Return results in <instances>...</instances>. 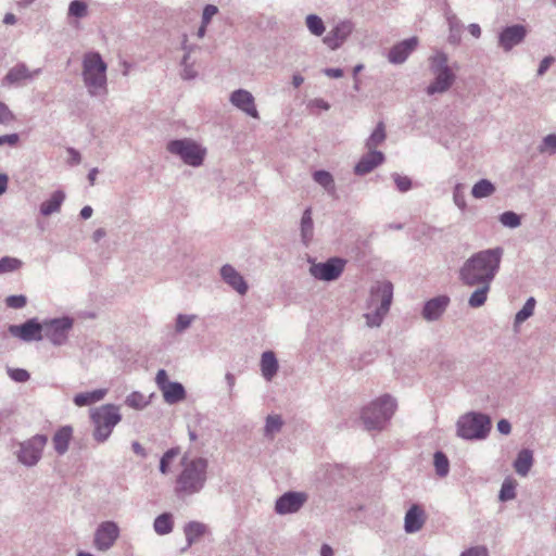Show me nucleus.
<instances>
[{
    "instance_id": "obj_1",
    "label": "nucleus",
    "mask_w": 556,
    "mask_h": 556,
    "mask_svg": "<svg viewBox=\"0 0 556 556\" xmlns=\"http://www.w3.org/2000/svg\"><path fill=\"white\" fill-rule=\"evenodd\" d=\"M504 249L496 247L473 253L459 268V281L470 288H476L468 299L471 308L483 306L488 300L491 285L497 275Z\"/></svg>"
},
{
    "instance_id": "obj_2",
    "label": "nucleus",
    "mask_w": 556,
    "mask_h": 556,
    "mask_svg": "<svg viewBox=\"0 0 556 556\" xmlns=\"http://www.w3.org/2000/svg\"><path fill=\"white\" fill-rule=\"evenodd\" d=\"M207 480V458L185 454L179 460V469L174 480V494L182 501L190 498L204 490Z\"/></svg>"
},
{
    "instance_id": "obj_3",
    "label": "nucleus",
    "mask_w": 556,
    "mask_h": 556,
    "mask_svg": "<svg viewBox=\"0 0 556 556\" xmlns=\"http://www.w3.org/2000/svg\"><path fill=\"white\" fill-rule=\"evenodd\" d=\"M93 425L92 438L97 443L106 442L116 425L122 420L119 407L114 404H103L90 410Z\"/></svg>"
},
{
    "instance_id": "obj_4",
    "label": "nucleus",
    "mask_w": 556,
    "mask_h": 556,
    "mask_svg": "<svg viewBox=\"0 0 556 556\" xmlns=\"http://www.w3.org/2000/svg\"><path fill=\"white\" fill-rule=\"evenodd\" d=\"M396 408L395 400L386 394L362 409L361 419L366 430H381L391 419Z\"/></svg>"
},
{
    "instance_id": "obj_5",
    "label": "nucleus",
    "mask_w": 556,
    "mask_h": 556,
    "mask_svg": "<svg viewBox=\"0 0 556 556\" xmlns=\"http://www.w3.org/2000/svg\"><path fill=\"white\" fill-rule=\"evenodd\" d=\"M83 78L91 96H99L106 90V64L100 53L89 52L84 55Z\"/></svg>"
},
{
    "instance_id": "obj_6",
    "label": "nucleus",
    "mask_w": 556,
    "mask_h": 556,
    "mask_svg": "<svg viewBox=\"0 0 556 556\" xmlns=\"http://www.w3.org/2000/svg\"><path fill=\"white\" fill-rule=\"evenodd\" d=\"M491 428L490 416L479 412H469L458 418L456 435L469 441L484 440L489 435Z\"/></svg>"
},
{
    "instance_id": "obj_7",
    "label": "nucleus",
    "mask_w": 556,
    "mask_h": 556,
    "mask_svg": "<svg viewBox=\"0 0 556 556\" xmlns=\"http://www.w3.org/2000/svg\"><path fill=\"white\" fill-rule=\"evenodd\" d=\"M393 299V285L390 281L377 283L371 288L370 302L375 311L364 315L366 325L370 328L379 327L390 309Z\"/></svg>"
},
{
    "instance_id": "obj_8",
    "label": "nucleus",
    "mask_w": 556,
    "mask_h": 556,
    "mask_svg": "<svg viewBox=\"0 0 556 556\" xmlns=\"http://www.w3.org/2000/svg\"><path fill=\"white\" fill-rule=\"evenodd\" d=\"M166 150L193 167L202 165L206 154V150L190 138L170 140L166 144Z\"/></svg>"
},
{
    "instance_id": "obj_9",
    "label": "nucleus",
    "mask_w": 556,
    "mask_h": 556,
    "mask_svg": "<svg viewBox=\"0 0 556 556\" xmlns=\"http://www.w3.org/2000/svg\"><path fill=\"white\" fill-rule=\"evenodd\" d=\"M43 324V338L54 346H62L68 340V333L73 328L74 319L70 316L46 319Z\"/></svg>"
},
{
    "instance_id": "obj_10",
    "label": "nucleus",
    "mask_w": 556,
    "mask_h": 556,
    "mask_svg": "<svg viewBox=\"0 0 556 556\" xmlns=\"http://www.w3.org/2000/svg\"><path fill=\"white\" fill-rule=\"evenodd\" d=\"M48 442V438L45 434H36L24 441L20 445V451L16 457L20 463L27 467H33L38 464L41 459L42 451Z\"/></svg>"
},
{
    "instance_id": "obj_11",
    "label": "nucleus",
    "mask_w": 556,
    "mask_h": 556,
    "mask_svg": "<svg viewBox=\"0 0 556 556\" xmlns=\"http://www.w3.org/2000/svg\"><path fill=\"white\" fill-rule=\"evenodd\" d=\"M345 261L339 257H331L326 262L312 263L309 274L321 281L337 280L344 270Z\"/></svg>"
},
{
    "instance_id": "obj_12",
    "label": "nucleus",
    "mask_w": 556,
    "mask_h": 556,
    "mask_svg": "<svg viewBox=\"0 0 556 556\" xmlns=\"http://www.w3.org/2000/svg\"><path fill=\"white\" fill-rule=\"evenodd\" d=\"M9 333L25 342L40 341L43 339V324L37 318H30L22 325H10Z\"/></svg>"
},
{
    "instance_id": "obj_13",
    "label": "nucleus",
    "mask_w": 556,
    "mask_h": 556,
    "mask_svg": "<svg viewBox=\"0 0 556 556\" xmlns=\"http://www.w3.org/2000/svg\"><path fill=\"white\" fill-rule=\"evenodd\" d=\"M118 536V526L114 521H103L94 532L93 545L98 551L106 552L115 544Z\"/></svg>"
},
{
    "instance_id": "obj_14",
    "label": "nucleus",
    "mask_w": 556,
    "mask_h": 556,
    "mask_svg": "<svg viewBox=\"0 0 556 556\" xmlns=\"http://www.w3.org/2000/svg\"><path fill=\"white\" fill-rule=\"evenodd\" d=\"M306 493L288 491L276 500L275 511L278 515H289L298 513L306 503Z\"/></svg>"
},
{
    "instance_id": "obj_15",
    "label": "nucleus",
    "mask_w": 556,
    "mask_h": 556,
    "mask_svg": "<svg viewBox=\"0 0 556 556\" xmlns=\"http://www.w3.org/2000/svg\"><path fill=\"white\" fill-rule=\"evenodd\" d=\"M353 29L354 25L352 22L341 21L327 33L323 41L329 49L337 50L346 41Z\"/></svg>"
},
{
    "instance_id": "obj_16",
    "label": "nucleus",
    "mask_w": 556,
    "mask_h": 556,
    "mask_svg": "<svg viewBox=\"0 0 556 556\" xmlns=\"http://www.w3.org/2000/svg\"><path fill=\"white\" fill-rule=\"evenodd\" d=\"M230 103L253 118H260L253 94L245 89H237L230 93Z\"/></svg>"
},
{
    "instance_id": "obj_17",
    "label": "nucleus",
    "mask_w": 556,
    "mask_h": 556,
    "mask_svg": "<svg viewBox=\"0 0 556 556\" xmlns=\"http://www.w3.org/2000/svg\"><path fill=\"white\" fill-rule=\"evenodd\" d=\"M527 36V28L521 24L505 27L498 36V46L504 51H510L515 46L521 43Z\"/></svg>"
},
{
    "instance_id": "obj_18",
    "label": "nucleus",
    "mask_w": 556,
    "mask_h": 556,
    "mask_svg": "<svg viewBox=\"0 0 556 556\" xmlns=\"http://www.w3.org/2000/svg\"><path fill=\"white\" fill-rule=\"evenodd\" d=\"M220 277L225 283L231 287L240 295L248 292L249 286L243 276L230 264H225L220 268Z\"/></svg>"
},
{
    "instance_id": "obj_19",
    "label": "nucleus",
    "mask_w": 556,
    "mask_h": 556,
    "mask_svg": "<svg viewBox=\"0 0 556 556\" xmlns=\"http://www.w3.org/2000/svg\"><path fill=\"white\" fill-rule=\"evenodd\" d=\"M40 72V68L31 72L25 63H17L7 73L3 78V86L20 85L24 80L33 79L35 76L39 75Z\"/></svg>"
},
{
    "instance_id": "obj_20",
    "label": "nucleus",
    "mask_w": 556,
    "mask_h": 556,
    "mask_svg": "<svg viewBox=\"0 0 556 556\" xmlns=\"http://www.w3.org/2000/svg\"><path fill=\"white\" fill-rule=\"evenodd\" d=\"M417 45L418 39L416 37H412L393 46L388 54L389 62L393 64H401L405 62L408 55L416 49Z\"/></svg>"
},
{
    "instance_id": "obj_21",
    "label": "nucleus",
    "mask_w": 556,
    "mask_h": 556,
    "mask_svg": "<svg viewBox=\"0 0 556 556\" xmlns=\"http://www.w3.org/2000/svg\"><path fill=\"white\" fill-rule=\"evenodd\" d=\"M426 513L418 504H413L405 514L404 529L406 533H416L426 522Z\"/></svg>"
},
{
    "instance_id": "obj_22",
    "label": "nucleus",
    "mask_w": 556,
    "mask_h": 556,
    "mask_svg": "<svg viewBox=\"0 0 556 556\" xmlns=\"http://www.w3.org/2000/svg\"><path fill=\"white\" fill-rule=\"evenodd\" d=\"M384 162V154L377 150H369L363 155L354 167L356 175L363 176L372 172L376 167Z\"/></svg>"
},
{
    "instance_id": "obj_23",
    "label": "nucleus",
    "mask_w": 556,
    "mask_h": 556,
    "mask_svg": "<svg viewBox=\"0 0 556 556\" xmlns=\"http://www.w3.org/2000/svg\"><path fill=\"white\" fill-rule=\"evenodd\" d=\"M432 74L434 75V80L426 89L429 96H433L435 93H444L452 87L456 79L453 71H444Z\"/></svg>"
},
{
    "instance_id": "obj_24",
    "label": "nucleus",
    "mask_w": 556,
    "mask_h": 556,
    "mask_svg": "<svg viewBox=\"0 0 556 556\" xmlns=\"http://www.w3.org/2000/svg\"><path fill=\"white\" fill-rule=\"evenodd\" d=\"M450 303L446 295H440L426 302L422 316L427 320H437L445 311Z\"/></svg>"
},
{
    "instance_id": "obj_25",
    "label": "nucleus",
    "mask_w": 556,
    "mask_h": 556,
    "mask_svg": "<svg viewBox=\"0 0 556 556\" xmlns=\"http://www.w3.org/2000/svg\"><path fill=\"white\" fill-rule=\"evenodd\" d=\"M73 437V428L71 426H63L56 430L52 438L54 451L59 455H64L70 446Z\"/></svg>"
},
{
    "instance_id": "obj_26",
    "label": "nucleus",
    "mask_w": 556,
    "mask_h": 556,
    "mask_svg": "<svg viewBox=\"0 0 556 556\" xmlns=\"http://www.w3.org/2000/svg\"><path fill=\"white\" fill-rule=\"evenodd\" d=\"M279 364L273 351H266L261 356V371L266 381H271L277 375Z\"/></svg>"
},
{
    "instance_id": "obj_27",
    "label": "nucleus",
    "mask_w": 556,
    "mask_h": 556,
    "mask_svg": "<svg viewBox=\"0 0 556 556\" xmlns=\"http://www.w3.org/2000/svg\"><path fill=\"white\" fill-rule=\"evenodd\" d=\"M164 402L173 405L182 402L186 399L185 387L180 382L173 381L161 390Z\"/></svg>"
},
{
    "instance_id": "obj_28",
    "label": "nucleus",
    "mask_w": 556,
    "mask_h": 556,
    "mask_svg": "<svg viewBox=\"0 0 556 556\" xmlns=\"http://www.w3.org/2000/svg\"><path fill=\"white\" fill-rule=\"evenodd\" d=\"M206 532V526L199 521H190L184 528L187 545L181 549L186 552L191 545H193L201 536Z\"/></svg>"
},
{
    "instance_id": "obj_29",
    "label": "nucleus",
    "mask_w": 556,
    "mask_h": 556,
    "mask_svg": "<svg viewBox=\"0 0 556 556\" xmlns=\"http://www.w3.org/2000/svg\"><path fill=\"white\" fill-rule=\"evenodd\" d=\"M65 200V193L61 190L54 191L51 197L40 204V214L50 216L61 210V205Z\"/></svg>"
},
{
    "instance_id": "obj_30",
    "label": "nucleus",
    "mask_w": 556,
    "mask_h": 556,
    "mask_svg": "<svg viewBox=\"0 0 556 556\" xmlns=\"http://www.w3.org/2000/svg\"><path fill=\"white\" fill-rule=\"evenodd\" d=\"M301 241L304 245H308L314 236V222L312 217V207L304 210L300 223Z\"/></svg>"
},
{
    "instance_id": "obj_31",
    "label": "nucleus",
    "mask_w": 556,
    "mask_h": 556,
    "mask_svg": "<svg viewBox=\"0 0 556 556\" xmlns=\"http://www.w3.org/2000/svg\"><path fill=\"white\" fill-rule=\"evenodd\" d=\"M532 465L533 453L528 448L521 450L514 462L515 471L521 477H526L529 473Z\"/></svg>"
},
{
    "instance_id": "obj_32",
    "label": "nucleus",
    "mask_w": 556,
    "mask_h": 556,
    "mask_svg": "<svg viewBox=\"0 0 556 556\" xmlns=\"http://www.w3.org/2000/svg\"><path fill=\"white\" fill-rule=\"evenodd\" d=\"M106 392V389H97L90 392L78 393L74 396L73 401L76 406H87L101 401Z\"/></svg>"
},
{
    "instance_id": "obj_33",
    "label": "nucleus",
    "mask_w": 556,
    "mask_h": 556,
    "mask_svg": "<svg viewBox=\"0 0 556 556\" xmlns=\"http://www.w3.org/2000/svg\"><path fill=\"white\" fill-rule=\"evenodd\" d=\"M182 49L186 51L182 60H181V78L185 79V80H190V79H194L198 75L197 71L194 70L193 67V63H190L189 62V59H190V53L191 51L194 49L193 46H188L187 45V38L185 37V40H184V43H182Z\"/></svg>"
},
{
    "instance_id": "obj_34",
    "label": "nucleus",
    "mask_w": 556,
    "mask_h": 556,
    "mask_svg": "<svg viewBox=\"0 0 556 556\" xmlns=\"http://www.w3.org/2000/svg\"><path fill=\"white\" fill-rule=\"evenodd\" d=\"M174 520L170 513H163L154 519L153 529L159 535H165L173 531Z\"/></svg>"
},
{
    "instance_id": "obj_35",
    "label": "nucleus",
    "mask_w": 556,
    "mask_h": 556,
    "mask_svg": "<svg viewBox=\"0 0 556 556\" xmlns=\"http://www.w3.org/2000/svg\"><path fill=\"white\" fill-rule=\"evenodd\" d=\"M495 190L496 188L492 181L489 179H480L473 185L471 195L475 199H483L492 195Z\"/></svg>"
},
{
    "instance_id": "obj_36",
    "label": "nucleus",
    "mask_w": 556,
    "mask_h": 556,
    "mask_svg": "<svg viewBox=\"0 0 556 556\" xmlns=\"http://www.w3.org/2000/svg\"><path fill=\"white\" fill-rule=\"evenodd\" d=\"M313 179L320 185L329 194L334 195L336 185L332 175L324 169L316 170L313 174Z\"/></svg>"
},
{
    "instance_id": "obj_37",
    "label": "nucleus",
    "mask_w": 556,
    "mask_h": 556,
    "mask_svg": "<svg viewBox=\"0 0 556 556\" xmlns=\"http://www.w3.org/2000/svg\"><path fill=\"white\" fill-rule=\"evenodd\" d=\"M447 23H448V28H450V34H448V38H447L448 42L454 46L459 45V42L462 40V28H463L460 21L457 18L456 15L448 14Z\"/></svg>"
},
{
    "instance_id": "obj_38",
    "label": "nucleus",
    "mask_w": 556,
    "mask_h": 556,
    "mask_svg": "<svg viewBox=\"0 0 556 556\" xmlns=\"http://www.w3.org/2000/svg\"><path fill=\"white\" fill-rule=\"evenodd\" d=\"M283 421L279 415H268L264 427V435L268 439H274L282 428Z\"/></svg>"
},
{
    "instance_id": "obj_39",
    "label": "nucleus",
    "mask_w": 556,
    "mask_h": 556,
    "mask_svg": "<svg viewBox=\"0 0 556 556\" xmlns=\"http://www.w3.org/2000/svg\"><path fill=\"white\" fill-rule=\"evenodd\" d=\"M386 128L382 122L378 123L375 130L366 140V148L368 150H376L378 146H380L386 140Z\"/></svg>"
},
{
    "instance_id": "obj_40",
    "label": "nucleus",
    "mask_w": 556,
    "mask_h": 556,
    "mask_svg": "<svg viewBox=\"0 0 556 556\" xmlns=\"http://www.w3.org/2000/svg\"><path fill=\"white\" fill-rule=\"evenodd\" d=\"M430 71L431 73L452 71V68L448 66L447 54L442 51H438L434 55H432L430 58Z\"/></svg>"
},
{
    "instance_id": "obj_41",
    "label": "nucleus",
    "mask_w": 556,
    "mask_h": 556,
    "mask_svg": "<svg viewBox=\"0 0 556 556\" xmlns=\"http://www.w3.org/2000/svg\"><path fill=\"white\" fill-rule=\"evenodd\" d=\"M305 25L309 33L316 37L321 36L326 30L324 21L316 14H308L305 18Z\"/></svg>"
},
{
    "instance_id": "obj_42",
    "label": "nucleus",
    "mask_w": 556,
    "mask_h": 556,
    "mask_svg": "<svg viewBox=\"0 0 556 556\" xmlns=\"http://www.w3.org/2000/svg\"><path fill=\"white\" fill-rule=\"evenodd\" d=\"M179 447H172L167 450L160 459V472L162 475H167L170 471V464L179 455Z\"/></svg>"
},
{
    "instance_id": "obj_43",
    "label": "nucleus",
    "mask_w": 556,
    "mask_h": 556,
    "mask_svg": "<svg viewBox=\"0 0 556 556\" xmlns=\"http://www.w3.org/2000/svg\"><path fill=\"white\" fill-rule=\"evenodd\" d=\"M535 303H536L535 299L532 296L526 301L522 308L520 311H518L515 316V325L522 324L523 321H526L529 317H531L533 315Z\"/></svg>"
},
{
    "instance_id": "obj_44",
    "label": "nucleus",
    "mask_w": 556,
    "mask_h": 556,
    "mask_svg": "<svg viewBox=\"0 0 556 556\" xmlns=\"http://www.w3.org/2000/svg\"><path fill=\"white\" fill-rule=\"evenodd\" d=\"M433 460L437 475L439 477H445L450 470V462L447 456L443 452L438 451L434 453Z\"/></svg>"
},
{
    "instance_id": "obj_45",
    "label": "nucleus",
    "mask_w": 556,
    "mask_h": 556,
    "mask_svg": "<svg viewBox=\"0 0 556 556\" xmlns=\"http://www.w3.org/2000/svg\"><path fill=\"white\" fill-rule=\"evenodd\" d=\"M149 400L140 392L135 391L126 396L125 404L135 409H142L149 404Z\"/></svg>"
},
{
    "instance_id": "obj_46",
    "label": "nucleus",
    "mask_w": 556,
    "mask_h": 556,
    "mask_svg": "<svg viewBox=\"0 0 556 556\" xmlns=\"http://www.w3.org/2000/svg\"><path fill=\"white\" fill-rule=\"evenodd\" d=\"M21 260L11 256H3L0 258V275L13 273L22 267Z\"/></svg>"
},
{
    "instance_id": "obj_47",
    "label": "nucleus",
    "mask_w": 556,
    "mask_h": 556,
    "mask_svg": "<svg viewBox=\"0 0 556 556\" xmlns=\"http://www.w3.org/2000/svg\"><path fill=\"white\" fill-rule=\"evenodd\" d=\"M498 219L503 226L508 228H517L521 224L520 216L513 211H506L502 213Z\"/></svg>"
},
{
    "instance_id": "obj_48",
    "label": "nucleus",
    "mask_w": 556,
    "mask_h": 556,
    "mask_svg": "<svg viewBox=\"0 0 556 556\" xmlns=\"http://www.w3.org/2000/svg\"><path fill=\"white\" fill-rule=\"evenodd\" d=\"M198 318L197 315H188V314H178L176 317L175 331L177 333H182L186 331L191 324Z\"/></svg>"
},
{
    "instance_id": "obj_49",
    "label": "nucleus",
    "mask_w": 556,
    "mask_h": 556,
    "mask_svg": "<svg viewBox=\"0 0 556 556\" xmlns=\"http://www.w3.org/2000/svg\"><path fill=\"white\" fill-rule=\"evenodd\" d=\"M88 13L87 4L81 0H73L68 5V14L71 16L81 18Z\"/></svg>"
},
{
    "instance_id": "obj_50",
    "label": "nucleus",
    "mask_w": 556,
    "mask_h": 556,
    "mask_svg": "<svg viewBox=\"0 0 556 556\" xmlns=\"http://www.w3.org/2000/svg\"><path fill=\"white\" fill-rule=\"evenodd\" d=\"M7 372H8L9 377L15 382L24 383V382H27L30 378L29 372L23 368L8 367Z\"/></svg>"
},
{
    "instance_id": "obj_51",
    "label": "nucleus",
    "mask_w": 556,
    "mask_h": 556,
    "mask_svg": "<svg viewBox=\"0 0 556 556\" xmlns=\"http://www.w3.org/2000/svg\"><path fill=\"white\" fill-rule=\"evenodd\" d=\"M498 497L502 502L514 500L516 497L515 485L509 481H505L501 486Z\"/></svg>"
},
{
    "instance_id": "obj_52",
    "label": "nucleus",
    "mask_w": 556,
    "mask_h": 556,
    "mask_svg": "<svg viewBox=\"0 0 556 556\" xmlns=\"http://www.w3.org/2000/svg\"><path fill=\"white\" fill-rule=\"evenodd\" d=\"M5 304L10 308L20 309V308H23L27 304V298L23 294L9 295L5 299Z\"/></svg>"
},
{
    "instance_id": "obj_53",
    "label": "nucleus",
    "mask_w": 556,
    "mask_h": 556,
    "mask_svg": "<svg viewBox=\"0 0 556 556\" xmlns=\"http://www.w3.org/2000/svg\"><path fill=\"white\" fill-rule=\"evenodd\" d=\"M395 186L400 192H406L412 188V180L407 176H402L400 174L392 175Z\"/></svg>"
},
{
    "instance_id": "obj_54",
    "label": "nucleus",
    "mask_w": 556,
    "mask_h": 556,
    "mask_svg": "<svg viewBox=\"0 0 556 556\" xmlns=\"http://www.w3.org/2000/svg\"><path fill=\"white\" fill-rule=\"evenodd\" d=\"M453 200L456 206L460 210L466 207V200L464 194V186L462 184H457L454 188Z\"/></svg>"
},
{
    "instance_id": "obj_55",
    "label": "nucleus",
    "mask_w": 556,
    "mask_h": 556,
    "mask_svg": "<svg viewBox=\"0 0 556 556\" xmlns=\"http://www.w3.org/2000/svg\"><path fill=\"white\" fill-rule=\"evenodd\" d=\"M218 13V8L214 4H206L202 12L201 23L208 25L212 17Z\"/></svg>"
},
{
    "instance_id": "obj_56",
    "label": "nucleus",
    "mask_w": 556,
    "mask_h": 556,
    "mask_svg": "<svg viewBox=\"0 0 556 556\" xmlns=\"http://www.w3.org/2000/svg\"><path fill=\"white\" fill-rule=\"evenodd\" d=\"M545 150H549L551 153L556 152V135L555 134H551V135H547L546 137H544L542 146H541V151H545Z\"/></svg>"
},
{
    "instance_id": "obj_57",
    "label": "nucleus",
    "mask_w": 556,
    "mask_h": 556,
    "mask_svg": "<svg viewBox=\"0 0 556 556\" xmlns=\"http://www.w3.org/2000/svg\"><path fill=\"white\" fill-rule=\"evenodd\" d=\"M173 381L168 380V375L165 369H159L155 377V383L159 388V390H163L167 384L172 383Z\"/></svg>"
},
{
    "instance_id": "obj_58",
    "label": "nucleus",
    "mask_w": 556,
    "mask_h": 556,
    "mask_svg": "<svg viewBox=\"0 0 556 556\" xmlns=\"http://www.w3.org/2000/svg\"><path fill=\"white\" fill-rule=\"evenodd\" d=\"M13 119L14 116L12 112L4 103L0 102V124H8Z\"/></svg>"
},
{
    "instance_id": "obj_59",
    "label": "nucleus",
    "mask_w": 556,
    "mask_h": 556,
    "mask_svg": "<svg viewBox=\"0 0 556 556\" xmlns=\"http://www.w3.org/2000/svg\"><path fill=\"white\" fill-rule=\"evenodd\" d=\"M460 556H488V549L484 546H473L464 551Z\"/></svg>"
},
{
    "instance_id": "obj_60",
    "label": "nucleus",
    "mask_w": 556,
    "mask_h": 556,
    "mask_svg": "<svg viewBox=\"0 0 556 556\" xmlns=\"http://www.w3.org/2000/svg\"><path fill=\"white\" fill-rule=\"evenodd\" d=\"M20 141V136L17 134H9L0 136V146L2 144H9V146H16Z\"/></svg>"
},
{
    "instance_id": "obj_61",
    "label": "nucleus",
    "mask_w": 556,
    "mask_h": 556,
    "mask_svg": "<svg viewBox=\"0 0 556 556\" xmlns=\"http://www.w3.org/2000/svg\"><path fill=\"white\" fill-rule=\"evenodd\" d=\"M554 62V58L553 56H545L541 62H540V65H539V68H538V76H543L547 70L549 68L551 64Z\"/></svg>"
},
{
    "instance_id": "obj_62",
    "label": "nucleus",
    "mask_w": 556,
    "mask_h": 556,
    "mask_svg": "<svg viewBox=\"0 0 556 556\" xmlns=\"http://www.w3.org/2000/svg\"><path fill=\"white\" fill-rule=\"evenodd\" d=\"M308 105L312 108H318L324 111H328L330 109V104L327 101H325L324 99H319V98L311 100Z\"/></svg>"
},
{
    "instance_id": "obj_63",
    "label": "nucleus",
    "mask_w": 556,
    "mask_h": 556,
    "mask_svg": "<svg viewBox=\"0 0 556 556\" xmlns=\"http://www.w3.org/2000/svg\"><path fill=\"white\" fill-rule=\"evenodd\" d=\"M497 430L502 434H509L511 432V425L507 419H501L497 422Z\"/></svg>"
},
{
    "instance_id": "obj_64",
    "label": "nucleus",
    "mask_w": 556,
    "mask_h": 556,
    "mask_svg": "<svg viewBox=\"0 0 556 556\" xmlns=\"http://www.w3.org/2000/svg\"><path fill=\"white\" fill-rule=\"evenodd\" d=\"M324 74L330 78H340L343 76V71L341 68H325Z\"/></svg>"
}]
</instances>
